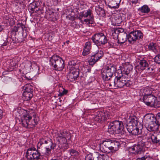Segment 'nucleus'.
I'll return each mask as SVG.
<instances>
[{
    "mask_svg": "<svg viewBox=\"0 0 160 160\" xmlns=\"http://www.w3.org/2000/svg\"><path fill=\"white\" fill-rule=\"evenodd\" d=\"M142 100L147 106L154 107H160L157 104V98L152 94L149 96H143Z\"/></svg>",
    "mask_w": 160,
    "mask_h": 160,
    "instance_id": "9",
    "label": "nucleus"
},
{
    "mask_svg": "<svg viewBox=\"0 0 160 160\" xmlns=\"http://www.w3.org/2000/svg\"><path fill=\"white\" fill-rule=\"evenodd\" d=\"M38 148L34 147L29 148L27 150L26 157L29 160H38L40 159L41 155Z\"/></svg>",
    "mask_w": 160,
    "mask_h": 160,
    "instance_id": "6",
    "label": "nucleus"
},
{
    "mask_svg": "<svg viewBox=\"0 0 160 160\" xmlns=\"http://www.w3.org/2000/svg\"><path fill=\"white\" fill-rule=\"evenodd\" d=\"M59 94H58V97H62L67 95L68 92V90L65 89L64 88H62L61 89H59L58 91Z\"/></svg>",
    "mask_w": 160,
    "mask_h": 160,
    "instance_id": "32",
    "label": "nucleus"
},
{
    "mask_svg": "<svg viewBox=\"0 0 160 160\" xmlns=\"http://www.w3.org/2000/svg\"><path fill=\"white\" fill-rule=\"evenodd\" d=\"M92 0L94 2H97V1H98L99 0Z\"/></svg>",
    "mask_w": 160,
    "mask_h": 160,
    "instance_id": "59",
    "label": "nucleus"
},
{
    "mask_svg": "<svg viewBox=\"0 0 160 160\" xmlns=\"http://www.w3.org/2000/svg\"><path fill=\"white\" fill-rule=\"evenodd\" d=\"M136 126H130L127 128V129L130 133L133 135H136L140 134L141 133V130L136 127Z\"/></svg>",
    "mask_w": 160,
    "mask_h": 160,
    "instance_id": "19",
    "label": "nucleus"
},
{
    "mask_svg": "<svg viewBox=\"0 0 160 160\" xmlns=\"http://www.w3.org/2000/svg\"><path fill=\"white\" fill-rule=\"evenodd\" d=\"M112 25L115 26H119L122 22V20L120 17H115L112 19Z\"/></svg>",
    "mask_w": 160,
    "mask_h": 160,
    "instance_id": "29",
    "label": "nucleus"
},
{
    "mask_svg": "<svg viewBox=\"0 0 160 160\" xmlns=\"http://www.w3.org/2000/svg\"><path fill=\"white\" fill-rule=\"evenodd\" d=\"M103 56V52L101 50H98L91 56V58L89 61V64L93 65L99 59Z\"/></svg>",
    "mask_w": 160,
    "mask_h": 160,
    "instance_id": "12",
    "label": "nucleus"
},
{
    "mask_svg": "<svg viewBox=\"0 0 160 160\" xmlns=\"http://www.w3.org/2000/svg\"><path fill=\"white\" fill-rule=\"evenodd\" d=\"M99 12H98L97 11V13L98 14L100 15H104V11L103 9H102V8H99Z\"/></svg>",
    "mask_w": 160,
    "mask_h": 160,
    "instance_id": "46",
    "label": "nucleus"
},
{
    "mask_svg": "<svg viewBox=\"0 0 160 160\" xmlns=\"http://www.w3.org/2000/svg\"><path fill=\"white\" fill-rule=\"evenodd\" d=\"M154 61L158 63H160V55L158 54L154 58Z\"/></svg>",
    "mask_w": 160,
    "mask_h": 160,
    "instance_id": "41",
    "label": "nucleus"
},
{
    "mask_svg": "<svg viewBox=\"0 0 160 160\" xmlns=\"http://www.w3.org/2000/svg\"><path fill=\"white\" fill-rule=\"evenodd\" d=\"M122 75H128L130 74L133 69V66L128 63H123L122 64Z\"/></svg>",
    "mask_w": 160,
    "mask_h": 160,
    "instance_id": "14",
    "label": "nucleus"
},
{
    "mask_svg": "<svg viewBox=\"0 0 160 160\" xmlns=\"http://www.w3.org/2000/svg\"><path fill=\"white\" fill-rule=\"evenodd\" d=\"M108 156L106 154H100L96 159V160H107Z\"/></svg>",
    "mask_w": 160,
    "mask_h": 160,
    "instance_id": "33",
    "label": "nucleus"
},
{
    "mask_svg": "<svg viewBox=\"0 0 160 160\" xmlns=\"http://www.w3.org/2000/svg\"><path fill=\"white\" fill-rule=\"evenodd\" d=\"M159 138H160V136L159 135L157 136L152 135L151 136V139L152 142L154 143H160V139H159Z\"/></svg>",
    "mask_w": 160,
    "mask_h": 160,
    "instance_id": "34",
    "label": "nucleus"
},
{
    "mask_svg": "<svg viewBox=\"0 0 160 160\" xmlns=\"http://www.w3.org/2000/svg\"><path fill=\"white\" fill-rule=\"evenodd\" d=\"M92 39L97 46H103L107 43L108 42L107 37L102 32L95 34L92 37Z\"/></svg>",
    "mask_w": 160,
    "mask_h": 160,
    "instance_id": "4",
    "label": "nucleus"
},
{
    "mask_svg": "<svg viewBox=\"0 0 160 160\" xmlns=\"http://www.w3.org/2000/svg\"><path fill=\"white\" fill-rule=\"evenodd\" d=\"M91 11L90 9H88L86 11H84L80 12L78 18L80 20H81L83 18H87L88 17L89 18L90 17L91 19H92L91 16Z\"/></svg>",
    "mask_w": 160,
    "mask_h": 160,
    "instance_id": "20",
    "label": "nucleus"
},
{
    "mask_svg": "<svg viewBox=\"0 0 160 160\" xmlns=\"http://www.w3.org/2000/svg\"><path fill=\"white\" fill-rule=\"evenodd\" d=\"M31 119L32 117L29 115L24 116L22 119V125L25 128H31L37 125L38 121L37 118H34L30 122Z\"/></svg>",
    "mask_w": 160,
    "mask_h": 160,
    "instance_id": "8",
    "label": "nucleus"
},
{
    "mask_svg": "<svg viewBox=\"0 0 160 160\" xmlns=\"http://www.w3.org/2000/svg\"><path fill=\"white\" fill-rule=\"evenodd\" d=\"M89 19H85L84 20V22H86L88 24H90L91 23V22L92 21V19H91L90 17L89 18Z\"/></svg>",
    "mask_w": 160,
    "mask_h": 160,
    "instance_id": "48",
    "label": "nucleus"
},
{
    "mask_svg": "<svg viewBox=\"0 0 160 160\" xmlns=\"http://www.w3.org/2000/svg\"><path fill=\"white\" fill-rule=\"evenodd\" d=\"M3 46H5V45H6L4 44H3Z\"/></svg>",
    "mask_w": 160,
    "mask_h": 160,
    "instance_id": "62",
    "label": "nucleus"
},
{
    "mask_svg": "<svg viewBox=\"0 0 160 160\" xmlns=\"http://www.w3.org/2000/svg\"><path fill=\"white\" fill-rule=\"evenodd\" d=\"M156 119L157 120V123L158 124V125H160V112L157 114Z\"/></svg>",
    "mask_w": 160,
    "mask_h": 160,
    "instance_id": "43",
    "label": "nucleus"
},
{
    "mask_svg": "<svg viewBox=\"0 0 160 160\" xmlns=\"http://www.w3.org/2000/svg\"><path fill=\"white\" fill-rule=\"evenodd\" d=\"M70 135L69 133L67 131H62L60 132H54L53 137L58 144H66L67 138Z\"/></svg>",
    "mask_w": 160,
    "mask_h": 160,
    "instance_id": "5",
    "label": "nucleus"
},
{
    "mask_svg": "<svg viewBox=\"0 0 160 160\" xmlns=\"http://www.w3.org/2000/svg\"><path fill=\"white\" fill-rule=\"evenodd\" d=\"M23 92L33 93V87L30 84H27L24 85L22 87Z\"/></svg>",
    "mask_w": 160,
    "mask_h": 160,
    "instance_id": "24",
    "label": "nucleus"
},
{
    "mask_svg": "<svg viewBox=\"0 0 160 160\" xmlns=\"http://www.w3.org/2000/svg\"><path fill=\"white\" fill-rule=\"evenodd\" d=\"M121 1V0H112L108 1L105 4L111 8L117 9L119 8Z\"/></svg>",
    "mask_w": 160,
    "mask_h": 160,
    "instance_id": "16",
    "label": "nucleus"
},
{
    "mask_svg": "<svg viewBox=\"0 0 160 160\" xmlns=\"http://www.w3.org/2000/svg\"><path fill=\"white\" fill-rule=\"evenodd\" d=\"M94 159L92 154L89 153L85 157V160H93Z\"/></svg>",
    "mask_w": 160,
    "mask_h": 160,
    "instance_id": "40",
    "label": "nucleus"
},
{
    "mask_svg": "<svg viewBox=\"0 0 160 160\" xmlns=\"http://www.w3.org/2000/svg\"><path fill=\"white\" fill-rule=\"evenodd\" d=\"M69 65L68 66V68L71 70L73 71L74 69V66L72 65V62H71L70 64V63H69Z\"/></svg>",
    "mask_w": 160,
    "mask_h": 160,
    "instance_id": "47",
    "label": "nucleus"
},
{
    "mask_svg": "<svg viewBox=\"0 0 160 160\" xmlns=\"http://www.w3.org/2000/svg\"><path fill=\"white\" fill-rule=\"evenodd\" d=\"M47 14H48L49 15H51L52 14H54V12H52L50 11H49V12H47Z\"/></svg>",
    "mask_w": 160,
    "mask_h": 160,
    "instance_id": "53",
    "label": "nucleus"
},
{
    "mask_svg": "<svg viewBox=\"0 0 160 160\" xmlns=\"http://www.w3.org/2000/svg\"><path fill=\"white\" fill-rule=\"evenodd\" d=\"M138 11L143 13H148L150 11V9L147 5H144L138 9Z\"/></svg>",
    "mask_w": 160,
    "mask_h": 160,
    "instance_id": "30",
    "label": "nucleus"
},
{
    "mask_svg": "<svg viewBox=\"0 0 160 160\" xmlns=\"http://www.w3.org/2000/svg\"><path fill=\"white\" fill-rule=\"evenodd\" d=\"M152 91L150 88H147L144 90V95L143 96H149L152 95Z\"/></svg>",
    "mask_w": 160,
    "mask_h": 160,
    "instance_id": "36",
    "label": "nucleus"
},
{
    "mask_svg": "<svg viewBox=\"0 0 160 160\" xmlns=\"http://www.w3.org/2000/svg\"><path fill=\"white\" fill-rule=\"evenodd\" d=\"M3 117L2 111V110L0 109V120Z\"/></svg>",
    "mask_w": 160,
    "mask_h": 160,
    "instance_id": "52",
    "label": "nucleus"
},
{
    "mask_svg": "<svg viewBox=\"0 0 160 160\" xmlns=\"http://www.w3.org/2000/svg\"><path fill=\"white\" fill-rule=\"evenodd\" d=\"M44 144H48L47 146L48 147H50V148H51L53 149V147H52L53 143L51 142V139H49L48 140H46L44 138H42L40 139L37 144V148L38 149L40 148L41 146Z\"/></svg>",
    "mask_w": 160,
    "mask_h": 160,
    "instance_id": "18",
    "label": "nucleus"
},
{
    "mask_svg": "<svg viewBox=\"0 0 160 160\" xmlns=\"http://www.w3.org/2000/svg\"><path fill=\"white\" fill-rule=\"evenodd\" d=\"M99 148L100 151L104 153H105V151H107V147L105 146V145L104 144V143L103 142L99 144Z\"/></svg>",
    "mask_w": 160,
    "mask_h": 160,
    "instance_id": "35",
    "label": "nucleus"
},
{
    "mask_svg": "<svg viewBox=\"0 0 160 160\" xmlns=\"http://www.w3.org/2000/svg\"><path fill=\"white\" fill-rule=\"evenodd\" d=\"M139 64L136 67V68L139 70L143 71L148 67V64L145 60H140Z\"/></svg>",
    "mask_w": 160,
    "mask_h": 160,
    "instance_id": "21",
    "label": "nucleus"
},
{
    "mask_svg": "<svg viewBox=\"0 0 160 160\" xmlns=\"http://www.w3.org/2000/svg\"><path fill=\"white\" fill-rule=\"evenodd\" d=\"M116 71L115 66L112 65H110L106 66L102 73V77L104 80H110L113 74ZM110 81H109V82Z\"/></svg>",
    "mask_w": 160,
    "mask_h": 160,
    "instance_id": "7",
    "label": "nucleus"
},
{
    "mask_svg": "<svg viewBox=\"0 0 160 160\" xmlns=\"http://www.w3.org/2000/svg\"><path fill=\"white\" fill-rule=\"evenodd\" d=\"M3 30V28L2 26H0V32Z\"/></svg>",
    "mask_w": 160,
    "mask_h": 160,
    "instance_id": "57",
    "label": "nucleus"
},
{
    "mask_svg": "<svg viewBox=\"0 0 160 160\" xmlns=\"http://www.w3.org/2000/svg\"><path fill=\"white\" fill-rule=\"evenodd\" d=\"M157 122L156 116L154 117L153 114L148 113L145 115L143 118V122L144 125Z\"/></svg>",
    "mask_w": 160,
    "mask_h": 160,
    "instance_id": "13",
    "label": "nucleus"
},
{
    "mask_svg": "<svg viewBox=\"0 0 160 160\" xmlns=\"http://www.w3.org/2000/svg\"><path fill=\"white\" fill-rule=\"evenodd\" d=\"M93 160H96V159H93Z\"/></svg>",
    "mask_w": 160,
    "mask_h": 160,
    "instance_id": "61",
    "label": "nucleus"
},
{
    "mask_svg": "<svg viewBox=\"0 0 160 160\" xmlns=\"http://www.w3.org/2000/svg\"><path fill=\"white\" fill-rule=\"evenodd\" d=\"M79 72L78 70L76 69L72 72H69L67 75V78L68 80L72 82L76 80L78 77Z\"/></svg>",
    "mask_w": 160,
    "mask_h": 160,
    "instance_id": "17",
    "label": "nucleus"
},
{
    "mask_svg": "<svg viewBox=\"0 0 160 160\" xmlns=\"http://www.w3.org/2000/svg\"><path fill=\"white\" fill-rule=\"evenodd\" d=\"M107 151H105V153H109L111 152H113V151L112 150L111 145L109 146H107Z\"/></svg>",
    "mask_w": 160,
    "mask_h": 160,
    "instance_id": "44",
    "label": "nucleus"
},
{
    "mask_svg": "<svg viewBox=\"0 0 160 160\" xmlns=\"http://www.w3.org/2000/svg\"><path fill=\"white\" fill-rule=\"evenodd\" d=\"M129 150L135 154H141L143 153V147L140 144H136L130 148Z\"/></svg>",
    "mask_w": 160,
    "mask_h": 160,
    "instance_id": "15",
    "label": "nucleus"
},
{
    "mask_svg": "<svg viewBox=\"0 0 160 160\" xmlns=\"http://www.w3.org/2000/svg\"><path fill=\"white\" fill-rule=\"evenodd\" d=\"M138 139L139 142H138V144H140L141 146H143L144 145L145 142V140L142 137H139Z\"/></svg>",
    "mask_w": 160,
    "mask_h": 160,
    "instance_id": "38",
    "label": "nucleus"
},
{
    "mask_svg": "<svg viewBox=\"0 0 160 160\" xmlns=\"http://www.w3.org/2000/svg\"><path fill=\"white\" fill-rule=\"evenodd\" d=\"M153 68L151 67H148L147 68V71L149 72H152L153 71Z\"/></svg>",
    "mask_w": 160,
    "mask_h": 160,
    "instance_id": "49",
    "label": "nucleus"
},
{
    "mask_svg": "<svg viewBox=\"0 0 160 160\" xmlns=\"http://www.w3.org/2000/svg\"><path fill=\"white\" fill-rule=\"evenodd\" d=\"M51 148H49V147L46 148V152L45 153V154L47 156L49 155L51 153Z\"/></svg>",
    "mask_w": 160,
    "mask_h": 160,
    "instance_id": "42",
    "label": "nucleus"
},
{
    "mask_svg": "<svg viewBox=\"0 0 160 160\" xmlns=\"http://www.w3.org/2000/svg\"><path fill=\"white\" fill-rule=\"evenodd\" d=\"M18 28L17 27H14L12 28L13 31H14L15 32H18Z\"/></svg>",
    "mask_w": 160,
    "mask_h": 160,
    "instance_id": "51",
    "label": "nucleus"
},
{
    "mask_svg": "<svg viewBox=\"0 0 160 160\" xmlns=\"http://www.w3.org/2000/svg\"><path fill=\"white\" fill-rule=\"evenodd\" d=\"M109 117L110 114L108 111H99L97 112L94 119L98 122L102 123L109 119Z\"/></svg>",
    "mask_w": 160,
    "mask_h": 160,
    "instance_id": "10",
    "label": "nucleus"
},
{
    "mask_svg": "<svg viewBox=\"0 0 160 160\" xmlns=\"http://www.w3.org/2000/svg\"><path fill=\"white\" fill-rule=\"evenodd\" d=\"M157 125H158V124L157 122H156L154 123L145 125V126L148 130L149 131H152L155 130V127Z\"/></svg>",
    "mask_w": 160,
    "mask_h": 160,
    "instance_id": "25",
    "label": "nucleus"
},
{
    "mask_svg": "<svg viewBox=\"0 0 160 160\" xmlns=\"http://www.w3.org/2000/svg\"><path fill=\"white\" fill-rule=\"evenodd\" d=\"M35 67H36V69L38 70V71L39 70L38 67L37 65H35Z\"/></svg>",
    "mask_w": 160,
    "mask_h": 160,
    "instance_id": "56",
    "label": "nucleus"
},
{
    "mask_svg": "<svg viewBox=\"0 0 160 160\" xmlns=\"http://www.w3.org/2000/svg\"><path fill=\"white\" fill-rule=\"evenodd\" d=\"M124 129V127L122 122L116 120L110 123L108 132L112 134H120L122 135H125V132Z\"/></svg>",
    "mask_w": 160,
    "mask_h": 160,
    "instance_id": "2",
    "label": "nucleus"
},
{
    "mask_svg": "<svg viewBox=\"0 0 160 160\" xmlns=\"http://www.w3.org/2000/svg\"><path fill=\"white\" fill-rule=\"evenodd\" d=\"M127 127L130 126H136L138 124L137 119L136 117H131L128 120Z\"/></svg>",
    "mask_w": 160,
    "mask_h": 160,
    "instance_id": "22",
    "label": "nucleus"
},
{
    "mask_svg": "<svg viewBox=\"0 0 160 160\" xmlns=\"http://www.w3.org/2000/svg\"><path fill=\"white\" fill-rule=\"evenodd\" d=\"M91 43L89 42H86L83 51L82 52V54L83 56H86L88 55L89 53L91 47Z\"/></svg>",
    "mask_w": 160,
    "mask_h": 160,
    "instance_id": "23",
    "label": "nucleus"
},
{
    "mask_svg": "<svg viewBox=\"0 0 160 160\" xmlns=\"http://www.w3.org/2000/svg\"><path fill=\"white\" fill-rule=\"evenodd\" d=\"M136 160H154V159L149 156H144L141 158H137Z\"/></svg>",
    "mask_w": 160,
    "mask_h": 160,
    "instance_id": "37",
    "label": "nucleus"
},
{
    "mask_svg": "<svg viewBox=\"0 0 160 160\" xmlns=\"http://www.w3.org/2000/svg\"><path fill=\"white\" fill-rule=\"evenodd\" d=\"M143 34L139 30L134 31L129 33L127 37L130 43L135 41L137 39L142 38L143 37Z\"/></svg>",
    "mask_w": 160,
    "mask_h": 160,
    "instance_id": "11",
    "label": "nucleus"
},
{
    "mask_svg": "<svg viewBox=\"0 0 160 160\" xmlns=\"http://www.w3.org/2000/svg\"><path fill=\"white\" fill-rule=\"evenodd\" d=\"M128 79V78L124 75L116 77L114 79H111L110 80L109 82V86L110 87L113 86L115 88H121L125 86L129 87L132 82Z\"/></svg>",
    "mask_w": 160,
    "mask_h": 160,
    "instance_id": "1",
    "label": "nucleus"
},
{
    "mask_svg": "<svg viewBox=\"0 0 160 160\" xmlns=\"http://www.w3.org/2000/svg\"><path fill=\"white\" fill-rule=\"evenodd\" d=\"M69 42V41H67L66 42H64V44H65L66 43H67V44H68Z\"/></svg>",
    "mask_w": 160,
    "mask_h": 160,
    "instance_id": "58",
    "label": "nucleus"
},
{
    "mask_svg": "<svg viewBox=\"0 0 160 160\" xmlns=\"http://www.w3.org/2000/svg\"><path fill=\"white\" fill-rule=\"evenodd\" d=\"M28 79H31V78L30 77L29 78H28Z\"/></svg>",
    "mask_w": 160,
    "mask_h": 160,
    "instance_id": "60",
    "label": "nucleus"
},
{
    "mask_svg": "<svg viewBox=\"0 0 160 160\" xmlns=\"http://www.w3.org/2000/svg\"><path fill=\"white\" fill-rule=\"evenodd\" d=\"M40 4L39 2H36L32 3H31L29 7V8L31 12H32V13H33L34 10L36 8L39 7Z\"/></svg>",
    "mask_w": 160,
    "mask_h": 160,
    "instance_id": "27",
    "label": "nucleus"
},
{
    "mask_svg": "<svg viewBox=\"0 0 160 160\" xmlns=\"http://www.w3.org/2000/svg\"><path fill=\"white\" fill-rule=\"evenodd\" d=\"M23 99L26 101H29L32 98L33 93L31 92H23L22 93Z\"/></svg>",
    "mask_w": 160,
    "mask_h": 160,
    "instance_id": "28",
    "label": "nucleus"
},
{
    "mask_svg": "<svg viewBox=\"0 0 160 160\" xmlns=\"http://www.w3.org/2000/svg\"><path fill=\"white\" fill-rule=\"evenodd\" d=\"M39 9H40L39 8V7H38V8H36L34 10V12H37L39 10Z\"/></svg>",
    "mask_w": 160,
    "mask_h": 160,
    "instance_id": "54",
    "label": "nucleus"
},
{
    "mask_svg": "<svg viewBox=\"0 0 160 160\" xmlns=\"http://www.w3.org/2000/svg\"><path fill=\"white\" fill-rule=\"evenodd\" d=\"M71 62H72V65L73 66H75L76 65V64L73 61V62H69V63H70V64Z\"/></svg>",
    "mask_w": 160,
    "mask_h": 160,
    "instance_id": "55",
    "label": "nucleus"
},
{
    "mask_svg": "<svg viewBox=\"0 0 160 160\" xmlns=\"http://www.w3.org/2000/svg\"><path fill=\"white\" fill-rule=\"evenodd\" d=\"M50 64L53 66L55 70L61 71L65 66L64 61L62 58L56 55H54L50 58Z\"/></svg>",
    "mask_w": 160,
    "mask_h": 160,
    "instance_id": "3",
    "label": "nucleus"
},
{
    "mask_svg": "<svg viewBox=\"0 0 160 160\" xmlns=\"http://www.w3.org/2000/svg\"><path fill=\"white\" fill-rule=\"evenodd\" d=\"M104 143V144L105 145V146H109L111 145L112 140L110 139H107L102 142Z\"/></svg>",
    "mask_w": 160,
    "mask_h": 160,
    "instance_id": "39",
    "label": "nucleus"
},
{
    "mask_svg": "<svg viewBox=\"0 0 160 160\" xmlns=\"http://www.w3.org/2000/svg\"><path fill=\"white\" fill-rule=\"evenodd\" d=\"M140 0H131V2L132 4H134L135 5L138 4Z\"/></svg>",
    "mask_w": 160,
    "mask_h": 160,
    "instance_id": "50",
    "label": "nucleus"
},
{
    "mask_svg": "<svg viewBox=\"0 0 160 160\" xmlns=\"http://www.w3.org/2000/svg\"><path fill=\"white\" fill-rule=\"evenodd\" d=\"M148 48L149 50L154 52H157V45L155 43L151 42L148 45Z\"/></svg>",
    "mask_w": 160,
    "mask_h": 160,
    "instance_id": "31",
    "label": "nucleus"
},
{
    "mask_svg": "<svg viewBox=\"0 0 160 160\" xmlns=\"http://www.w3.org/2000/svg\"><path fill=\"white\" fill-rule=\"evenodd\" d=\"M159 139H160V138H159Z\"/></svg>",
    "mask_w": 160,
    "mask_h": 160,
    "instance_id": "63",
    "label": "nucleus"
},
{
    "mask_svg": "<svg viewBox=\"0 0 160 160\" xmlns=\"http://www.w3.org/2000/svg\"><path fill=\"white\" fill-rule=\"evenodd\" d=\"M70 152L71 154H73L74 155H76L78 154V152L74 149H71L70 150Z\"/></svg>",
    "mask_w": 160,
    "mask_h": 160,
    "instance_id": "45",
    "label": "nucleus"
},
{
    "mask_svg": "<svg viewBox=\"0 0 160 160\" xmlns=\"http://www.w3.org/2000/svg\"><path fill=\"white\" fill-rule=\"evenodd\" d=\"M111 146L114 151H117L120 146L118 142L112 140Z\"/></svg>",
    "mask_w": 160,
    "mask_h": 160,
    "instance_id": "26",
    "label": "nucleus"
}]
</instances>
